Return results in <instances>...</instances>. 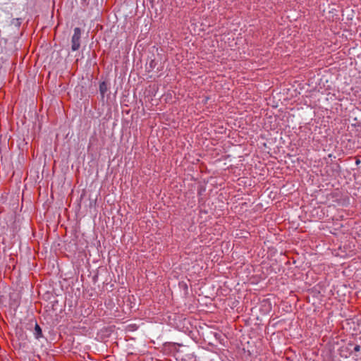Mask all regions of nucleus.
I'll return each instance as SVG.
<instances>
[{"label":"nucleus","instance_id":"nucleus-1","mask_svg":"<svg viewBox=\"0 0 361 361\" xmlns=\"http://www.w3.org/2000/svg\"><path fill=\"white\" fill-rule=\"evenodd\" d=\"M71 37V50L75 51L80 47L81 29L75 27Z\"/></svg>","mask_w":361,"mask_h":361},{"label":"nucleus","instance_id":"nucleus-2","mask_svg":"<svg viewBox=\"0 0 361 361\" xmlns=\"http://www.w3.org/2000/svg\"><path fill=\"white\" fill-rule=\"evenodd\" d=\"M110 89V83L107 80H104L99 82V94L101 95V101L104 103V98H105V94Z\"/></svg>","mask_w":361,"mask_h":361},{"label":"nucleus","instance_id":"nucleus-3","mask_svg":"<svg viewBox=\"0 0 361 361\" xmlns=\"http://www.w3.org/2000/svg\"><path fill=\"white\" fill-rule=\"evenodd\" d=\"M248 346V341L244 334L240 338V344L238 345L239 353L242 351L243 354L246 353V347ZM246 356V355H245Z\"/></svg>","mask_w":361,"mask_h":361},{"label":"nucleus","instance_id":"nucleus-4","mask_svg":"<svg viewBox=\"0 0 361 361\" xmlns=\"http://www.w3.org/2000/svg\"><path fill=\"white\" fill-rule=\"evenodd\" d=\"M34 336L36 339H39L41 338H43V334L42 330L40 326L37 324V322H35V327H34Z\"/></svg>","mask_w":361,"mask_h":361},{"label":"nucleus","instance_id":"nucleus-5","mask_svg":"<svg viewBox=\"0 0 361 361\" xmlns=\"http://www.w3.org/2000/svg\"><path fill=\"white\" fill-rule=\"evenodd\" d=\"M182 345L181 344H179L178 343H169V348L171 350H173L176 353H179L180 350L178 348V347L179 346H181Z\"/></svg>","mask_w":361,"mask_h":361},{"label":"nucleus","instance_id":"nucleus-6","mask_svg":"<svg viewBox=\"0 0 361 361\" xmlns=\"http://www.w3.org/2000/svg\"><path fill=\"white\" fill-rule=\"evenodd\" d=\"M21 24V18H13L11 20V25H14L16 27H20Z\"/></svg>","mask_w":361,"mask_h":361},{"label":"nucleus","instance_id":"nucleus-7","mask_svg":"<svg viewBox=\"0 0 361 361\" xmlns=\"http://www.w3.org/2000/svg\"><path fill=\"white\" fill-rule=\"evenodd\" d=\"M155 65H156V62L154 61V60H152V61L149 62V68H150L151 69L154 68Z\"/></svg>","mask_w":361,"mask_h":361},{"label":"nucleus","instance_id":"nucleus-8","mask_svg":"<svg viewBox=\"0 0 361 361\" xmlns=\"http://www.w3.org/2000/svg\"><path fill=\"white\" fill-rule=\"evenodd\" d=\"M354 350L355 352H359L360 350V346L359 345H356L355 347H354Z\"/></svg>","mask_w":361,"mask_h":361},{"label":"nucleus","instance_id":"nucleus-9","mask_svg":"<svg viewBox=\"0 0 361 361\" xmlns=\"http://www.w3.org/2000/svg\"><path fill=\"white\" fill-rule=\"evenodd\" d=\"M183 288H184L185 290H187V289H188V286H187V284L184 283V285H183Z\"/></svg>","mask_w":361,"mask_h":361}]
</instances>
